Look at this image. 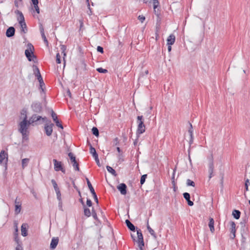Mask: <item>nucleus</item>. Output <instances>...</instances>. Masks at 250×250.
Instances as JSON below:
<instances>
[{"label":"nucleus","instance_id":"obj_4","mask_svg":"<svg viewBox=\"0 0 250 250\" xmlns=\"http://www.w3.org/2000/svg\"><path fill=\"white\" fill-rule=\"evenodd\" d=\"M31 107L33 111L36 113H41L42 110V104L39 102H33Z\"/></svg>","mask_w":250,"mask_h":250},{"label":"nucleus","instance_id":"obj_48","mask_svg":"<svg viewBox=\"0 0 250 250\" xmlns=\"http://www.w3.org/2000/svg\"><path fill=\"white\" fill-rule=\"evenodd\" d=\"M55 123H56V125L59 127H60L61 129H63V126L61 124V123L60 122V121H59V120H57L55 122Z\"/></svg>","mask_w":250,"mask_h":250},{"label":"nucleus","instance_id":"obj_26","mask_svg":"<svg viewBox=\"0 0 250 250\" xmlns=\"http://www.w3.org/2000/svg\"><path fill=\"white\" fill-rule=\"evenodd\" d=\"M147 230H148L149 232L150 233V234L155 238L156 239L157 238V236H156V233H155L154 230L153 229H152L149 226V224H148V220H147Z\"/></svg>","mask_w":250,"mask_h":250},{"label":"nucleus","instance_id":"obj_13","mask_svg":"<svg viewBox=\"0 0 250 250\" xmlns=\"http://www.w3.org/2000/svg\"><path fill=\"white\" fill-rule=\"evenodd\" d=\"M117 189L120 191L122 195H125L126 194L127 186L124 183L119 184L117 187Z\"/></svg>","mask_w":250,"mask_h":250},{"label":"nucleus","instance_id":"obj_10","mask_svg":"<svg viewBox=\"0 0 250 250\" xmlns=\"http://www.w3.org/2000/svg\"><path fill=\"white\" fill-rule=\"evenodd\" d=\"M54 126L53 124L49 122V124H47L45 125L44 127V129L45 131L46 134L49 136L52 134L53 131V126Z\"/></svg>","mask_w":250,"mask_h":250},{"label":"nucleus","instance_id":"obj_31","mask_svg":"<svg viewBox=\"0 0 250 250\" xmlns=\"http://www.w3.org/2000/svg\"><path fill=\"white\" fill-rule=\"evenodd\" d=\"M29 162V159L24 158L22 160L21 164L22 168H24L26 167Z\"/></svg>","mask_w":250,"mask_h":250},{"label":"nucleus","instance_id":"obj_39","mask_svg":"<svg viewBox=\"0 0 250 250\" xmlns=\"http://www.w3.org/2000/svg\"><path fill=\"white\" fill-rule=\"evenodd\" d=\"M146 177H147V174H144L141 176V178L140 179V184L141 185H142L144 184Z\"/></svg>","mask_w":250,"mask_h":250},{"label":"nucleus","instance_id":"obj_22","mask_svg":"<svg viewBox=\"0 0 250 250\" xmlns=\"http://www.w3.org/2000/svg\"><path fill=\"white\" fill-rule=\"evenodd\" d=\"M125 224L127 226V227H128V228L131 231H135V227L134 226V225L131 223V222L128 220H125Z\"/></svg>","mask_w":250,"mask_h":250},{"label":"nucleus","instance_id":"obj_35","mask_svg":"<svg viewBox=\"0 0 250 250\" xmlns=\"http://www.w3.org/2000/svg\"><path fill=\"white\" fill-rule=\"evenodd\" d=\"M51 183L53 185V186L54 187V188L55 191L60 190V189L58 186V185L55 180H54V179L51 180Z\"/></svg>","mask_w":250,"mask_h":250},{"label":"nucleus","instance_id":"obj_61","mask_svg":"<svg viewBox=\"0 0 250 250\" xmlns=\"http://www.w3.org/2000/svg\"><path fill=\"white\" fill-rule=\"evenodd\" d=\"M79 201L82 204L83 206L84 207V206H85V205L84 204L83 201V200L82 198H80L79 199Z\"/></svg>","mask_w":250,"mask_h":250},{"label":"nucleus","instance_id":"obj_19","mask_svg":"<svg viewBox=\"0 0 250 250\" xmlns=\"http://www.w3.org/2000/svg\"><path fill=\"white\" fill-rule=\"evenodd\" d=\"M6 159V161L8 160V154L4 150H2L0 153V164Z\"/></svg>","mask_w":250,"mask_h":250},{"label":"nucleus","instance_id":"obj_3","mask_svg":"<svg viewBox=\"0 0 250 250\" xmlns=\"http://www.w3.org/2000/svg\"><path fill=\"white\" fill-rule=\"evenodd\" d=\"M31 125L29 122L27 120V117H24L22 121L19 124V131L20 133L27 132L28 128Z\"/></svg>","mask_w":250,"mask_h":250},{"label":"nucleus","instance_id":"obj_54","mask_svg":"<svg viewBox=\"0 0 250 250\" xmlns=\"http://www.w3.org/2000/svg\"><path fill=\"white\" fill-rule=\"evenodd\" d=\"M34 8L35 9L36 11L38 14L40 13V9L38 6V4H37V5H34Z\"/></svg>","mask_w":250,"mask_h":250},{"label":"nucleus","instance_id":"obj_63","mask_svg":"<svg viewBox=\"0 0 250 250\" xmlns=\"http://www.w3.org/2000/svg\"><path fill=\"white\" fill-rule=\"evenodd\" d=\"M59 206L60 207V208L62 210V200H61V201H59Z\"/></svg>","mask_w":250,"mask_h":250},{"label":"nucleus","instance_id":"obj_11","mask_svg":"<svg viewBox=\"0 0 250 250\" xmlns=\"http://www.w3.org/2000/svg\"><path fill=\"white\" fill-rule=\"evenodd\" d=\"M230 237L231 239H233L235 237L236 232V224L233 221L230 222Z\"/></svg>","mask_w":250,"mask_h":250},{"label":"nucleus","instance_id":"obj_25","mask_svg":"<svg viewBox=\"0 0 250 250\" xmlns=\"http://www.w3.org/2000/svg\"><path fill=\"white\" fill-rule=\"evenodd\" d=\"M208 173H209L208 178H209V179H210L214 176V174H213L214 165L208 166Z\"/></svg>","mask_w":250,"mask_h":250},{"label":"nucleus","instance_id":"obj_50","mask_svg":"<svg viewBox=\"0 0 250 250\" xmlns=\"http://www.w3.org/2000/svg\"><path fill=\"white\" fill-rule=\"evenodd\" d=\"M138 19L142 23H143L146 19L145 16L143 15H139Z\"/></svg>","mask_w":250,"mask_h":250},{"label":"nucleus","instance_id":"obj_38","mask_svg":"<svg viewBox=\"0 0 250 250\" xmlns=\"http://www.w3.org/2000/svg\"><path fill=\"white\" fill-rule=\"evenodd\" d=\"M187 186H192L193 187L195 186L194 182L190 179H188L187 180Z\"/></svg>","mask_w":250,"mask_h":250},{"label":"nucleus","instance_id":"obj_24","mask_svg":"<svg viewBox=\"0 0 250 250\" xmlns=\"http://www.w3.org/2000/svg\"><path fill=\"white\" fill-rule=\"evenodd\" d=\"M189 124L190 127L189 128V129H188V132L189 133L190 137V139L189 142L190 144H191L193 142V127H192V125H191V124L190 123H189Z\"/></svg>","mask_w":250,"mask_h":250},{"label":"nucleus","instance_id":"obj_6","mask_svg":"<svg viewBox=\"0 0 250 250\" xmlns=\"http://www.w3.org/2000/svg\"><path fill=\"white\" fill-rule=\"evenodd\" d=\"M53 162L54 163V169L55 171H61L63 173H65V170L63 168L61 162L58 161L56 159H53Z\"/></svg>","mask_w":250,"mask_h":250},{"label":"nucleus","instance_id":"obj_16","mask_svg":"<svg viewBox=\"0 0 250 250\" xmlns=\"http://www.w3.org/2000/svg\"><path fill=\"white\" fill-rule=\"evenodd\" d=\"M59 240L58 237H53L50 243V249H55L59 243Z\"/></svg>","mask_w":250,"mask_h":250},{"label":"nucleus","instance_id":"obj_45","mask_svg":"<svg viewBox=\"0 0 250 250\" xmlns=\"http://www.w3.org/2000/svg\"><path fill=\"white\" fill-rule=\"evenodd\" d=\"M56 194H57V199L59 201H61V200H62V198H61V191L60 190H58V191H56Z\"/></svg>","mask_w":250,"mask_h":250},{"label":"nucleus","instance_id":"obj_32","mask_svg":"<svg viewBox=\"0 0 250 250\" xmlns=\"http://www.w3.org/2000/svg\"><path fill=\"white\" fill-rule=\"evenodd\" d=\"M106 169H107V170L109 172L111 173L113 175H114V176L117 175L116 171L111 167L108 166H106Z\"/></svg>","mask_w":250,"mask_h":250},{"label":"nucleus","instance_id":"obj_43","mask_svg":"<svg viewBox=\"0 0 250 250\" xmlns=\"http://www.w3.org/2000/svg\"><path fill=\"white\" fill-rule=\"evenodd\" d=\"M183 196L187 201L190 200V194L188 192H185L183 194Z\"/></svg>","mask_w":250,"mask_h":250},{"label":"nucleus","instance_id":"obj_37","mask_svg":"<svg viewBox=\"0 0 250 250\" xmlns=\"http://www.w3.org/2000/svg\"><path fill=\"white\" fill-rule=\"evenodd\" d=\"M34 71L35 75L37 77V76L41 75L39 68L37 66H34Z\"/></svg>","mask_w":250,"mask_h":250},{"label":"nucleus","instance_id":"obj_46","mask_svg":"<svg viewBox=\"0 0 250 250\" xmlns=\"http://www.w3.org/2000/svg\"><path fill=\"white\" fill-rule=\"evenodd\" d=\"M92 215L95 220H98L96 212L93 208L92 210Z\"/></svg>","mask_w":250,"mask_h":250},{"label":"nucleus","instance_id":"obj_30","mask_svg":"<svg viewBox=\"0 0 250 250\" xmlns=\"http://www.w3.org/2000/svg\"><path fill=\"white\" fill-rule=\"evenodd\" d=\"M90 152L94 158L98 156V155L96 152V149L94 147H93L91 145L90 146Z\"/></svg>","mask_w":250,"mask_h":250},{"label":"nucleus","instance_id":"obj_15","mask_svg":"<svg viewBox=\"0 0 250 250\" xmlns=\"http://www.w3.org/2000/svg\"><path fill=\"white\" fill-rule=\"evenodd\" d=\"M153 9H154V12L155 14L159 17L160 13L159 9H157V7L159 6V2L158 0H154V1L153 2Z\"/></svg>","mask_w":250,"mask_h":250},{"label":"nucleus","instance_id":"obj_2","mask_svg":"<svg viewBox=\"0 0 250 250\" xmlns=\"http://www.w3.org/2000/svg\"><path fill=\"white\" fill-rule=\"evenodd\" d=\"M138 127L137 134L140 135L145 132V125L144 124L143 116H138L137 117Z\"/></svg>","mask_w":250,"mask_h":250},{"label":"nucleus","instance_id":"obj_34","mask_svg":"<svg viewBox=\"0 0 250 250\" xmlns=\"http://www.w3.org/2000/svg\"><path fill=\"white\" fill-rule=\"evenodd\" d=\"M208 166L214 165L213 157L212 154H211L208 157Z\"/></svg>","mask_w":250,"mask_h":250},{"label":"nucleus","instance_id":"obj_14","mask_svg":"<svg viewBox=\"0 0 250 250\" xmlns=\"http://www.w3.org/2000/svg\"><path fill=\"white\" fill-rule=\"evenodd\" d=\"M39 28H40V32H41V34L42 35V37L44 43L46 44V45H48V41H47V40L45 37V34H44V28H43V25L41 23L40 24Z\"/></svg>","mask_w":250,"mask_h":250},{"label":"nucleus","instance_id":"obj_60","mask_svg":"<svg viewBox=\"0 0 250 250\" xmlns=\"http://www.w3.org/2000/svg\"><path fill=\"white\" fill-rule=\"evenodd\" d=\"M187 202H188V205L189 206H193V202L192 201H190V200H189V201H187Z\"/></svg>","mask_w":250,"mask_h":250},{"label":"nucleus","instance_id":"obj_59","mask_svg":"<svg viewBox=\"0 0 250 250\" xmlns=\"http://www.w3.org/2000/svg\"><path fill=\"white\" fill-rule=\"evenodd\" d=\"M31 0L32 1L33 5H37V4L39 3L38 0Z\"/></svg>","mask_w":250,"mask_h":250},{"label":"nucleus","instance_id":"obj_21","mask_svg":"<svg viewBox=\"0 0 250 250\" xmlns=\"http://www.w3.org/2000/svg\"><path fill=\"white\" fill-rule=\"evenodd\" d=\"M27 227V224H23L21 227V235L23 236H26L27 235V230L26 227Z\"/></svg>","mask_w":250,"mask_h":250},{"label":"nucleus","instance_id":"obj_49","mask_svg":"<svg viewBox=\"0 0 250 250\" xmlns=\"http://www.w3.org/2000/svg\"><path fill=\"white\" fill-rule=\"evenodd\" d=\"M56 62L57 63H60L61 62V56L59 53L56 55Z\"/></svg>","mask_w":250,"mask_h":250},{"label":"nucleus","instance_id":"obj_18","mask_svg":"<svg viewBox=\"0 0 250 250\" xmlns=\"http://www.w3.org/2000/svg\"><path fill=\"white\" fill-rule=\"evenodd\" d=\"M15 231L14 232V239L17 243L20 242V240L18 237V224L16 222L14 223Z\"/></svg>","mask_w":250,"mask_h":250},{"label":"nucleus","instance_id":"obj_47","mask_svg":"<svg viewBox=\"0 0 250 250\" xmlns=\"http://www.w3.org/2000/svg\"><path fill=\"white\" fill-rule=\"evenodd\" d=\"M15 212L17 214H18L20 212L21 207V205H16L15 206Z\"/></svg>","mask_w":250,"mask_h":250},{"label":"nucleus","instance_id":"obj_27","mask_svg":"<svg viewBox=\"0 0 250 250\" xmlns=\"http://www.w3.org/2000/svg\"><path fill=\"white\" fill-rule=\"evenodd\" d=\"M232 214L234 218H235L236 219H238L240 217L241 212L238 210L234 209L232 211Z\"/></svg>","mask_w":250,"mask_h":250},{"label":"nucleus","instance_id":"obj_36","mask_svg":"<svg viewBox=\"0 0 250 250\" xmlns=\"http://www.w3.org/2000/svg\"><path fill=\"white\" fill-rule=\"evenodd\" d=\"M92 132L93 135L98 137L99 135L98 129L96 127H93L92 128Z\"/></svg>","mask_w":250,"mask_h":250},{"label":"nucleus","instance_id":"obj_62","mask_svg":"<svg viewBox=\"0 0 250 250\" xmlns=\"http://www.w3.org/2000/svg\"><path fill=\"white\" fill-rule=\"evenodd\" d=\"M19 0H15L14 1L15 5L16 7H19V3H18Z\"/></svg>","mask_w":250,"mask_h":250},{"label":"nucleus","instance_id":"obj_44","mask_svg":"<svg viewBox=\"0 0 250 250\" xmlns=\"http://www.w3.org/2000/svg\"><path fill=\"white\" fill-rule=\"evenodd\" d=\"M97 71L99 73H106L107 72V70L104 69L102 67H99L97 69Z\"/></svg>","mask_w":250,"mask_h":250},{"label":"nucleus","instance_id":"obj_41","mask_svg":"<svg viewBox=\"0 0 250 250\" xmlns=\"http://www.w3.org/2000/svg\"><path fill=\"white\" fill-rule=\"evenodd\" d=\"M66 49V47L64 45H61V50L62 51V53L63 54L64 57L66 56L65 50Z\"/></svg>","mask_w":250,"mask_h":250},{"label":"nucleus","instance_id":"obj_5","mask_svg":"<svg viewBox=\"0 0 250 250\" xmlns=\"http://www.w3.org/2000/svg\"><path fill=\"white\" fill-rule=\"evenodd\" d=\"M68 156L70 159V161L72 164L74 169L75 170L79 171L80 168H79V164L76 160L75 156L71 152H69L68 153Z\"/></svg>","mask_w":250,"mask_h":250},{"label":"nucleus","instance_id":"obj_23","mask_svg":"<svg viewBox=\"0 0 250 250\" xmlns=\"http://www.w3.org/2000/svg\"><path fill=\"white\" fill-rule=\"evenodd\" d=\"M209 223H208V226L210 229V230L211 232H214V221L212 218L210 217L209 219Z\"/></svg>","mask_w":250,"mask_h":250},{"label":"nucleus","instance_id":"obj_56","mask_svg":"<svg viewBox=\"0 0 250 250\" xmlns=\"http://www.w3.org/2000/svg\"><path fill=\"white\" fill-rule=\"evenodd\" d=\"M95 160V161L97 164V165L99 166V167H100L101 166V165H100V161H99V158H98V156L94 158Z\"/></svg>","mask_w":250,"mask_h":250},{"label":"nucleus","instance_id":"obj_12","mask_svg":"<svg viewBox=\"0 0 250 250\" xmlns=\"http://www.w3.org/2000/svg\"><path fill=\"white\" fill-rule=\"evenodd\" d=\"M15 13L18 15L17 20L19 21V24H21L25 22L24 16L21 11L17 10L15 11Z\"/></svg>","mask_w":250,"mask_h":250},{"label":"nucleus","instance_id":"obj_58","mask_svg":"<svg viewBox=\"0 0 250 250\" xmlns=\"http://www.w3.org/2000/svg\"><path fill=\"white\" fill-rule=\"evenodd\" d=\"M152 1H154V0H143V2L146 3H150Z\"/></svg>","mask_w":250,"mask_h":250},{"label":"nucleus","instance_id":"obj_7","mask_svg":"<svg viewBox=\"0 0 250 250\" xmlns=\"http://www.w3.org/2000/svg\"><path fill=\"white\" fill-rule=\"evenodd\" d=\"M42 120V122H45L46 121V117H42L41 116L37 115V114H33L29 119L28 121L29 123L32 124L35 122H36L40 120Z\"/></svg>","mask_w":250,"mask_h":250},{"label":"nucleus","instance_id":"obj_53","mask_svg":"<svg viewBox=\"0 0 250 250\" xmlns=\"http://www.w3.org/2000/svg\"><path fill=\"white\" fill-rule=\"evenodd\" d=\"M97 51L103 53L104 52V49L102 47L98 46L97 48Z\"/></svg>","mask_w":250,"mask_h":250},{"label":"nucleus","instance_id":"obj_51","mask_svg":"<svg viewBox=\"0 0 250 250\" xmlns=\"http://www.w3.org/2000/svg\"><path fill=\"white\" fill-rule=\"evenodd\" d=\"M16 250H23L22 247L21 245L20 244V242L19 243H17V246L16 248Z\"/></svg>","mask_w":250,"mask_h":250},{"label":"nucleus","instance_id":"obj_1","mask_svg":"<svg viewBox=\"0 0 250 250\" xmlns=\"http://www.w3.org/2000/svg\"><path fill=\"white\" fill-rule=\"evenodd\" d=\"M34 49V46L31 43L28 44V48L25 51V55L30 62H35L37 60L36 56L33 54V50Z\"/></svg>","mask_w":250,"mask_h":250},{"label":"nucleus","instance_id":"obj_20","mask_svg":"<svg viewBox=\"0 0 250 250\" xmlns=\"http://www.w3.org/2000/svg\"><path fill=\"white\" fill-rule=\"evenodd\" d=\"M175 41V37L173 34H170L167 39V44L172 45Z\"/></svg>","mask_w":250,"mask_h":250},{"label":"nucleus","instance_id":"obj_52","mask_svg":"<svg viewBox=\"0 0 250 250\" xmlns=\"http://www.w3.org/2000/svg\"><path fill=\"white\" fill-rule=\"evenodd\" d=\"M86 205H87V206H88L89 207L92 206V201H91V200H90L89 199H87Z\"/></svg>","mask_w":250,"mask_h":250},{"label":"nucleus","instance_id":"obj_42","mask_svg":"<svg viewBox=\"0 0 250 250\" xmlns=\"http://www.w3.org/2000/svg\"><path fill=\"white\" fill-rule=\"evenodd\" d=\"M118 161L120 163L123 162L124 161V156H123V153H119L118 155Z\"/></svg>","mask_w":250,"mask_h":250},{"label":"nucleus","instance_id":"obj_40","mask_svg":"<svg viewBox=\"0 0 250 250\" xmlns=\"http://www.w3.org/2000/svg\"><path fill=\"white\" fill-rule=\"evenodd\" d=\"M51 116L54 122L58 120L57 114L54 112V111L53 110H51Z\"/></svg>","mask_w":250,"mask_h":250},{"label":"nucleus","instance_id":"obj_33","mask_svg":"<svg viewBox=\"0 0 250 250\" xmlns=\"http://www.w3.org/2000/svg\"><path fill=\"white\" fill-rule=\"evenodd\" d=\"M21 133L22 134L23 140L27 141L28 140L29 131Z\"/></svg>","mask_w":250,"mask_h":250},{"label":"nucleus","instance_id":"obj_28","mask_svg":"<svg viewBox=\"0 0 250 250\" xmlns=\"http://www.w3.org/2000/svg\"><path fill=\"white\" fill-rule=\"evenodd\" d=\"M20 25L21 28V32H23V33H27L28 30L25 22H23V23L20 24Z\"/></svg>","mask_w":250,"mask_h":250},{"label":"nucleus","instance_id":"obj_64","mask_svg":"<svg viewBox=\"0 0 250 250\" xmlns=\"http://www.w3.org/2000/svg\"><path fill=\"white\" fill-rule=\"evenodd\" d=\"M67 94L69 97H71V93L69 89L67 91Z\"/></svg>","mask_w":250,"mask_h":250},{"label":"nucleus","instance_id":"obj_57","mask_svg":"<svg viewBox=\"0 0 250 250\" xmlns=\"http://www.w3.org/2000/svg\"><path fill=\"white\" fill-rule=\"evenodd\" d=\"M250 185V180L248 179H246L245 180V186L249 187V186Z\"/></svg>","mask_w":250,"mask_h":250},{"label":"nucleus","instance_id":"obj_9","mask_svg":"<svg viewBox=\"0 0 250 250\" xmlns=\"http://www.w3.org/2000/svg\"><path fill=\"white\" fill-rule=\"evenodd\" d=\"M137 234L138 237V240L137 241L138 246L141 245V246H144L143 236L141 230L140 229H137Z\"/></svg>","mask_w":250,"mask_h":250},{"label":"nucleus","instance_id":"obj_8","mask_svg":"<svg viewBox=\"0 0 250 250\" xmlns=\"http://www.w3.org/2000/svg\"><path fill=\"white\" fill-rule=\"evenodd\" d=\"M86 180L87 184L88 187L89 188V189L93 196L94 200L95 201V202L97 203H98V197L97 196L96 192H95L93 187H92L90 182L89 181V179L87 178H86Z\"/></svg>","mask_w":250,"mask_h":250},{"label":"nucleus","instance_id":"obj_55","mask_svg":"<svg viewBox=\"0 0 250 250\" xmlns=\"http://www.w3.org/2000/svg\"><path fill=\"white\" fill-rule=\"evenodd\" d=\"M21 114L22 116H23V118L25 117L27 118L26 110H22V112H21Z\"/></svg>","mask_w":250,"mask_h":250},{"label":"nucleus","instance_id":"obj_29","mask_svg":"<svg viewBox=\"0 0 250 250\" xmlns=\"http://www.w3.org/2000/svg\"><path fill=\"white\" fill-rule=\"evenodd\" d=\"M84 209V214L85 216L89 217L91 216V213L90 209L86 208V206L83 207Z\"/></svg>","mask_w":250,"mask_h":250},{"label":"nucleus","instance_id":"obj_17","mask_svg":"<svg viewBox=\"0 0 250 250\" xmlns=\"http://www.w3.org/2000/svg\"><path fill=\"white\" fill-rule=\"evenodd\" d=\"M15 29L14 27L11 26L9 27L6 32V36L7 37H12L15 35Z\"/></svg>","mask_w":250,"mask_h":250}]
</instances>
